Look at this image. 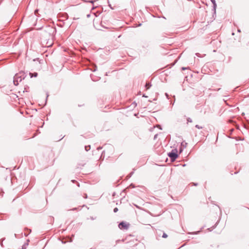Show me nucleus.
I'll list each match as a JSON object with an SVG mask.
<instances>
[{
    "instance_id": "obj_1",
    "label": "nucleus",
    "mask_w": 249,
    "mask_h": 249,
    "mask_svg": "<svg viewBox=\"0 0 249 249\" xmlns=\"http://www.w3.org/2000/svg\"><path fill=\"white\" fill-rule=\"evenodd\" d=\"M26 77L25 73L23 72H20L18 73H17L14 77L13 83L15 86H18V83L21 82L22 79H24Z\"/></svg>"
},
{
    "instance_id": "obj_2",
    "label": "nucleus",
    "mask_w": 249,
    "mask_h": 249,
    "mask_svg": "<svg viewBox=\"0 0 249 249\" xmlns=\"http://www.w3.org/2000/svg\"><path fill=\"white\" fill-rule=\"evenodd\" d=\"M168 156L170 157L172 161H174L178 157L177 150L176 149L172 150V152L168 153Z\"/></svg>"
},
{
    "instance_id": "obj_3",
    "label": "nucleus",
    "mask_w": 249,
    "mask_h": 249,
    "mask_svg": "<svg viewBox=\"0 0 249 249\" xmlns=\"http://www.w3.org/2000/svg\"><path fill=\"white\" fill-rule=\"evenodd\" d=\"M118 227L121 230H127L129 228V224L124 222H122L119 224Z\"/></svg>"
},
{
    "instance_id": "obj_4",
    "label": "nucleus",
    "mask_w": 249,
    "mask_h": 249,
    "mask_svg": "<svg viewBox=\"0 0 249 249\" xmlns=\"http://www.w3.org/2000/svg\"><path fill=\"white\" fill-rule=\"evenodd\" d=\"M211 2H212L213 4V8L214 11V12H215L216 7V4L215 0H211Z\"/></svg>"
},
{
    "instance_id": "obj_5",
    "label": "nucleus",
    "mask_w": 249,
    "mask_h": 249,
    "mask_svg": "<svg viewBox=\"0 0 249 249\" xmlns=\"http://www.w3.org/2000/svg\"><path fill=\"white\" fill-rule=\"evenodd\" d=\"M29 75H30L31 78H32L33 77H36L37 76V72H34V73L30 72Z\"/></svg>"
},
{
    "instance_id": "obj_6",
    "label": "nucleus",
    "mask_w": 249,
    "mask_h": 249,
    "mask_svg": "<svg viewBox=\"0 0 249 249\" xmlns=\"http://www.w3.org/2000/svg\"><path fill=\"white\" fill-rule=\"evenodd\" d=\"M137 104L135 102H133L130 105V107L132 108H135Z\"/></svg>"
},
{
    "instance_id": "obj_7",
    "label": "nucleus",
    "mask_w": 249,
    "mask_h": 249,
    "mask_svg": "<svg viewBox=\"0 0 249 249\" xmlns=\"http://www.w3.org/2000/svg\"><path fill=\"white\" fill-rule=\"evenodd\" d=\"M151 86V85L150 83H146L145 87H146L147 89H149Z\"/></svg>"
},
{
    "instance_id": "obj_8",
    "label": "nucleus",
    "mask_w": 249,
    "mask_h": 249,
    "mask_svg": "<svg viewBox=\"0 0 249 249\" xmlns=\"http://www.w3.org/2000/svg\"><path fill=\"white\" fill-rule=\"evenodd\" d=\"M28 246V243H25L23 246H22V249H26V247Z\"/></svg>"
},
{
    "instance_id": "obj_9",
    "label": "nucleus",
    "mask_w": 249,
    "mask_h": 249,
    "mask_svg": "<svg viewBox=\"0 0 249 249\" xmlns=\"http://www.w3.org/2000/svg\"><path fill=\"white\" fill-rule=\"evenodd\" d=\"M90 147V145H88V146H85V148L87 151H88L89 150Z\"/></svg>"
},
{
    "instance_id": "obj_10",
    "label": "nucleus",
    "mask_w": 249,
    "mask_h": 249,
    "mask_svg": "<svg viewBox=\"0 0 249 249\" xmlns=\"http://www.w3.org/2000/svg\"><path fill=\"white\" fill-rule=\"evenodd\" d=\"M187 143L186 142H182L181 143V146H182L184 147H186Z\"/></svg>"
},
{
    "instance_id": "obj_11",
    "label": "nucleus",
    "mask_w": 249,
    "mask_h": 249,
    "mask_svg": "<svg viewBox=\"0 0 249 249\" xmlns=\"http://www.w3.org/2000/svg\"><path fill=\"white\" fill-rule=\"evenodd\" d=\"M187 123H191V122H192V119H191L190 118H188L187 119Z\"/></svg>"
},
{
    "instance_id": "obj_12",
    "label": "nucleus",
    "mask_w": 249,
    "mask_h": 249,
    "mask_svg": "<svg viewBox=\"0 0 249 249\" xmlns=\"http://www.w3.org/2000/svg\"><path fill=\"white\" fill-rule=\"evenodd\" d=\"M195 127L198 129H202L203 128L202 126H200L198 124L196 125Z\"/></svg>"
},
{
    "instance_id": "obj_13",
    "label": "nucleus",
    "mask_w": 249,
    "mask_h": 249,
    "mask_svg": "<svg viewBox=\"0 0 249 249\" xmlns=\"http://www.w3.org/2000/svg\"><path fill=\"white\" fill-rule=\"evenodd\" d=\"M118 209L117 207L115 208L114 209V210H113V212H114V213H116V212H118Z\"/></svg>"
},
{
    "instance_id": "obj_14",
    "label": "nucleus",
    "mask_w": 249,
    "mask_h": 249,
    "mask_svg": "<svg viewBox=\"0 0 249 249\" xmlns=\"http://www.w3.org/2000/svg\"><path fill=\"white\" fill-rule=\"evenodd\" d=\"M167 237V235L165 233H163L162 235L163 238H166Z\"/></svg>"
},
{
    "instance_id": "obj_15",
    "label": "nucleus",
    "mask_w": 249,
    "mask_h": 249,
    "mask_svg": "<svg viewBox=\"0 0 249 249\" xmlns=\"http://www.w3.org/2000/svg\"><path fill=\"white\" fill-rule=\"evenodd\" d=\"M94 1H95V0H91L89 1V2L91 3H93L94 2Z\"/></svg>"
},
{
    "instance_id": "obj_16",
    "label": "nucleus",
    "mask_w": 249,
    "mask_h": 249,
    "mask_svg": "<svg viewBox=\"0 0 249 249\" xmlns=\"http://www.w3.org/2000/svg\"><path fill=\"white\" fill-rule=\"evenodd\" d=\"M29 88L28 87H26L24 88V89L26 90V91H27V89H28Z\"/></svg>"
},
{
    "instance_id": "obj_17",
    "label": "nucleus",
    "mask_w": 249,
    "mask_h": 249,
    "mask_svg": "<svg viewBox=\"0 0 249 249\" xmlns=\"http://www.w3.org/2000/svg\"><path fill=\"white\" fill-rule=\"evenodd\" d=\"M187 69V68H185V67H182V68H181V69H182V70H186V69Z\"/></svg>"
},
{
    "instance_id": "obj_18",
    "label": "nucleus",
    "mask_w": 249,
    "mask_h": 249,
    "mask_svg": "<svg viewBox=\"0 0 249 249\" xmlns=\"http://www.w3.org/2000/svg\"><path fill=\"white\" fill-rule=\"evenodd\" d=\"M29 242H30V240L29 239L27 240V242L26 243H28L29 244Z\"/></svg>"
},
{
    "instance_id": "obj_19",
    "label": "nucleus",
    "mask_w": 249,
    "mask_h": 249,
    "mask_svg": "<svg viewBox=\"0 0 249 249\" xmlns=\"http://www.w3.org/2000/svg\"><path fill=\"white\" fill-rule=\"evenodd\" d=\"M95 68H96V67L95 66ZM96 70V69H94V70L93 71H95Z\"/></svg>"
},
{
    "instance_id": "obj_20",
    "label": "nucleus",
    "mask_w": 249,
    "mask_h": 249,
    "mask_svg": "<svg viewBox=\"0 0 249 249\" xmlns=\"http://www.w3.org/2000/svg\"><path fill=\"white\" fill-rule=\"evenodd\" d=\"M134 116H137V114H136V113H134Z\"/></svg>"
},
{
    "instance_id": "obj_21",
    "label": "nucleus",
    "mask_w": 249,
    "mask_h": 249,
    "mask_svg": "<svg viewBox=\"0 0 249 249\" xmlns=\"http://www.w3.org/2000/svg\"><path fill=\"white\" fill-rule=\"evenodd\" d=\"M237 31H238V32H241V31H240V29H238V30H237Z\"/></svg>"
},
{
    "instance_id": "obj_22",
    "label": "nucleus",
    "mask_w": 249,
    "mask_h": 249,
    "mask_svg": "<svg viewBox=\"0 0 249 249\" xmlns=\"http://www.w3.org/2000/svg\"><path fill=\"white\" fill-rule=\"evenodd\" d=\"M156 136H157V135H156L154 136V139H156Z\"/></svg>"
},
{
    "instance_id": "obj_23",
    "label": "nucleus",
    "mask_w": 249,
    "mask_h": 249,
    "mask_svg": "<svg viewBox=\"0 0 249 249\" xmlns=\"http://www.w3.org/2000/svg\"><path fill=\"white\" fill-rule=\"evenodd\" d=\"M48 96H49V94L47 93V98H48Z\"/></svg>"
},
{
    "instance_id": "obj_24",
    "label": "nucleus",
    "mask_w": 249,
    "mask_h": 249,
    "mask_svg": "<svg viewBox=\"0 0 249 249\" xmlns=\"http://www.w3.org/2000/svg\"><path fill=\"white\" fill-rule=\"evenodd\" d=\"M20 113L23 114V111H20Z\"/></svg>"
},
{
    "instance_id": "obj_25",
    "label": "nucleus",
    "mask_w": 249,
    "mask_h": 249,
    "mask_svg": "<svg viewBox=\"0 0 249 249\" xmlns=\"http://www.w3.org/2000/svg\"><path fill=\"white\" fill-rule=\"evenodd\" d=\"M89 16H90L89 15H87V17H89Z\"/></svg>"
},
{
    "instance_id": "obj_26",
    "label": "nucleus",
    "mask_w": 249,
    "mask_h": 249,
    "mask_svg": "<svg viewBox=\"0 0 249 249\" xmlns=\"http://www.w3.org/2000/svg\"><path fill=\"white\" fill-rule=\"evenodd\" d=\"M37 11V10H35V13H36Z\"/></svg>"
},
{
    "instance_id": "obj_27",
    "label": "nucleus",
    "mask_w": 249,
    "mask_h": 249,
    "mask_svg": "<svg viewBox=\"0 0 249 249\" xmlns=\"http://www.w3.org/2000/svg\"><path fill=\"white\" fill-rule=\"evenodd\" d=\"M121 109H125L124 107L121 108Z\"/></svg>"
}]
</instances>
